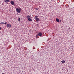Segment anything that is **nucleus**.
Returning <instances> with one entry per match:
<instances>
[{
    "label": "nucleus",
    "instance_id": "6e6552de",
    "mask_svg": "<svg viewBox=\"0 0 74 74\" xmlns=\"http://www.w3.org/2000/svg\"><path fill=\"white\" fill-rule=\"evenodd\" d=\"M30 18H31L30 16H28L27 17V19H30Z\"/></svg>",
    "mask_w": 74,
    "mask_h": 74
},
{
    "label": "nucleus",
    "instance_id": "423d86ee",
    "mask_svg": "<svg viewBox=\"0 0 74 74\" xmlns=\"http://www.w3.org/2000/svg\"><path fill=\"white\" fill-rule=\"evenodd\" d=\"M61 62L62 64H64V63H65V61L63 60L61 61Z\"/></svg>",
    "mask_w": 74,
    "mask_h": 74
},
{
    "label": "nucleus",
    "instance_id": "f03ea898",
    "mask_svg": "<svg viewBox=\"0 0 74 74\" xmlns=\"http://www.w3.org/2000/svg\"><path fill=\"white\" fill-rule=\"evenodd\" d=\"M6 26L8 27H11V25L10 24H8L6 25Z\"/></svg>",
    "mask_w": 74,
    "mask_h": 74
},
{
    "label": "nucleus",
    "instance_id": "a211bd4d",
    "mask_svg": "<svg viewBox=\"0 0 74 74\" xmlns=\"http://www.w3.org/2000/svg\"><path fill=\"white\" fill-rule=\"evenodd\" d=\"M60 22H61V20H60Z\"/></svg>",
    "mask_w": 74,
    "mask_h": 74
},
{
    "label": "nucleus",
    "instance_id": "ddd939ff",
    "mask_svg": "<svg viewBox=\"0 0 74 74\" xmlns=\"http://www.w3.org/2000/svg\"><path fill=\"white\" fill-rule=\"evenodd\" d=\"M18 21H21V19H18Z\"/></svg>",
    "mask_w": 74,
    "mask_h": 74
},
{
    "label": "nucleus",
    "instance_id": "9d476101",
    "mask_svg": "<svg viewBox=\"0 0 74 74\" xmlns=\"http://www.w3.org/2000/svg\"><path fill=\"white\" fill-rule=\"evenodd\" d=\"M29 21L31 22L32 21V19H28Z\"/></svg>",
    "mask_w": 74,
    "mask_h": 74
},
{
    "label": "nucleus",
    "instance_id": "20e7f679",
    "mask_svg": "<svg viewBox=\"0 0 74 74\" xmlns=\"http://www.w3.org/2000/svg\"><path fill=\"white\" fill-rule=\"evenodd\" d=\"M11 4L12 5H14V2L13 1H11Z\"/></svg>",
    "mask_w": 74,
    "mask_h": 74
},
{
    "label": "nucleus",
    "instance_id": "0eeeda50",
    "mask_svg": "<svg viewBox=\"0 0 74 74\" xmlns=\"http://www.w3.org/2000/svg\"><path fill=\"white\" fill-rule=\"evenodd\" d=\"M9 0H4L5 2V3H8V2H9Z\"/></svg>",
    "mask_w": 74,
    "mask_h": 74
},
{
    "label": "nucleus",
    "instance_id": "412c9836",
    "mask_svg": "<svg viewBox=\"0 0 74 74\" xmlns=\"http://www.w3.org/2000/svg\"><path fill=\"white\" fill-rule=\"evenodd\" d=\"M56 19H58V18H57Z\"/></svg>",
    "mask_w": 74,
    "mask_h": 74
},
{
    "label": "nucleus",
    "instance_id": "f3484780",
    "mask_svg": "<svg viewBox=\"0 0 74 74\" xmlns=\"http://www.w3.org/2000/svg\"><path fill=\"white\" fill-rule=\"evenodd\" d=\"M36 10H38V8H36Z\"/></svg>",
    "mask_w": 74,
    "mask_h": 74
},
{
    "label": "nucleus",
    "instance_id": "7ed1b4c3",
    "mask_svg": "<svg viewBox=\"0 0 74 74\" xmlns=\"http://www.w3.org/2000/svg\"><path fill=\"white\" fill-rule=\"evenodd\" d=\"M16 10L19 13V12H20V9H18V8H16Z\"/></svg>",
    "mask_w": 74,
    "mask_h": 74
},
{
    "label": "nucleus",
    "instance_id": "6ab92c4d",
    "mask_svg": "<svg viewBox=\"0 0 74 74\" xmlns=\"http://www.w3.org/2000/svg\"><path fill=\"white\" fill-rule=\"evenodd\" d=\"M1 24H2V22L0 23V25H1Z\"/></svg>",
    "mask_w": 74,
    "mask_h": 74
},
{
    "label": "nucleus",
    "instance_id": "aec40b11",
    "mask_svg": "<svg viewBox=\"0 0 74 74\" xmlns=\"http://www.w3.org/2000/svg\"><path fill=\"white\" fill-rule=\"evenodd\" d=\"M19 19H20V18H19Z\"/></svg>",
    "mask_w": 74,
    "mask_h": 74
},
{
    "label": "nucleus",
    "instance_id": "9b49d317",
    "mask_svg": "<svg viewBox=\"0 0 74 74\" xmlns=\"http://www.w3.org/2000/svg\"><path fill=\"white\" fill-rule=\"evenodd\" d=\"M36 22H38L39 21V19H36Z\"/></svg>",
    "mask_w": 74,
    "mask_h": 74
},
{
    "label": "nucleus",
    "instance_id": "4468645a",
    "mask_svg": "<svg viewBox=\"0 0 74 74\" xmlns=\"http://www.w3.org/2000/svg\"><path fill=\"white\" fill-rule=\"evenodd\" d=\"M36 25L38 27V26H39V25H38V24H37Z\"/></svg>",
    "mask_w": 74,
    "mask_h": 74
},
{
    "label": "nucleus",
    "instance_id": "dca6fc26",
    "mask_svg": "<svg viewBox=\"0 0 74 74\" xmlns=\"http://www.w3.org/2000/svg\"><path fill=\"white\" fill-rule=\"evenodd\" d=\"M2 28H1V27H0V30H2Z\"/></svg>",
    "mask_w": 74,
    "mask_h": 74
},
{
    "label": "nucleus",
    "instance_id": "1a4fd4ad",
    "mask_svg": "<svg viewBox=\"0 0 74 74\" xmlns=\"http://www.w3.org/2000/svg\"><path fill=\"white\" fill-rule=\"evenodd\" d=\"M56 21L57 22H59V19H56Z\"/></svg>",
    "mask_w": 74,
    "mask_h": 74
},
{
    "label": "nucleus",
    "instance_id": "39448f33",
    "mask_svg": "<svg viewBox=\"0 0 74 74\" xmlns=\"http://www.w3.org/2000/svg\"><path fill=\"white\" fill-rule=\"evenodd\" d=\"M7 22H6L5 23H3V22H2V24H4V25H7Z\"/></svg>",
    "mask_w": 74,
    "mask_h": 74
},
{
    "label": "nucleus",
    "instance_id": "2eb2a0df",
    "mask_svg": "<svg viewBox=\"0 0 74 74\" xmlns=\"http://www.w3.org/2000/svg\"><path fill=\"white\" fill-rule=\"evenodd\" d=\"M48 21H51V20H50V19H48Z\"/></svg>",
    "mask_w": 74,
    "mask_h": 74
},
{
    "label": "nucleus",
    "instance_id": "f257e3e1",
    "mask_svg": "<svg viewBox=\"0 0 74 74\" xmlns=\"http://www.w3.org/2000/svg\"><path fill=\"white\" fill-rule=\"evenodd\" d=\"M38 34L36 35V38H39V37H44V35L42 34V33L41 32H38Z\"/></svg>",
    "mask_w": 74,
    "mask_h": 74
},
{
    "label": "nucleus",
    "instance_id": "f8f14e48",
    "mask_svg": "<svg viewBox=\"0 0 74 74\" xmlns=\"http://www.w3.org/2000/svg\"><path fill=\"white\" fill-rule=\"evenodd\" d=\"M38 16H35L36 19H38V18H37Z\"/></svg>",
    "mask_w": 74,
    "mask_h": 74
}]
</instances>
